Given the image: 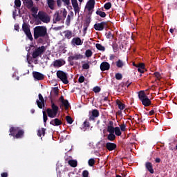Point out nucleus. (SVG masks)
Instances as JSON below:
<instances>
[{
	"label": "nucleus",
	"mask_w": 177,
	"mask_h": 177,
	"mask_svg": "<svg viewBox=\"0 0 177 177\" xmlns=\"http://www.w3.org/2000/svg\"><path fill=\"white\" fill-rule=\"evenodd\" d=\"M95 47L98 50H101L102 52H104L106 50V48L100 44H96Z\"/></svg>",
	"instance_id": "473e14b6"
},
{
	"label": "nucleus",
	"mask_w": 177,
	"mask_h": 177,
	"mask_svg": "<svg viewBox=\"0 0 177 177\" xmlns=\"http://www.w3.org/2000/svg\"><path fill=\"white\" fill-rule=\"evenodd\" d=\"M36 103L39 109H42V107H45V100L44 99L42 94H39V100H36Z\"/></svg>",
	"instance_id": "6e6552de"
},
{
	"label": "nucleus",
	"mask_w": 177,
	"mask_h": 177,
	"mask_svg": "<svg viewBox=\"0 0 177 177\" xmlns=\"http://www.w3.org/2000/svg\"><path fill=\"white\" fill-rule=\"evenodd\" d=\"M100 70L101 71H107L110 70V64L107 62H103L100 64Z\"/></svg>",
	"instance_id": "f8f14e48"
},
{
	"label": "nucleus",
	"mask_w": 177,
	"mask_h": 177,
	"mask_svg": "<svg viewBox=\"0 0 177 177\" xmlns=\"http://www.w3.org/2000/svg\"><path fill=\"white\" fill-rule=\"evenodd\" d=\"M62 106L65 107V110H68V107H70V103L68 102V100H65L64 101L62 102Z\"/></svg>",
	"instance_id": "2f4dec72"
},
{
	"label": "nucleus",
	"mask_w": 177,
	"mask_h": 177,
	"mask_svg": "<svg viewBox=\"0 0 177 177\" xmlns=\"http://www.w3.org/2000/svg\"><path fill=\"white\" fill-rule=\"evenodd\" d=\"M53 93H54L55 96H59V88L54 87L53 90Z\"/></svg>",
	"instance_id": "a18cd8bd"
},
{
	"label": "nucleus",
	"mask_w": 177,
	"mask_h": 177,
	"mask_svg": "<svg viewBox=\"0 0 177 177\" xmlns=\"http://www.w3.org/2000/svg\"><path fill=\"white\" fill-rule=\"evenodd\" d=\"M62 16L64 19H66L67 17V10H66V9H64L62 12Z\"/></svg>",
	"instance_id": "e2e57ef3"
},
{
	"label": "nucleus",
	"mask_w": 177,
	"mask_h": 177,
	"mask_svg": "<svg viewBox=\"0 0 177 177\" xmlns=\"http://www.w3.org/2000/svg\"><path fill=\"white\" fill-rule=\"evenodd\" d=\"M65 34V38L67 39H71L73 37V32L71 30H66L64 32Z\"/></svg>",
	"instance_id": "bb28decb"
},
{
	"label": "nucleus",
	"mask_w": 177,
	"mask_h": 177,
	"mask_svg": "<svg viewBox=\"0 0 177 177\" xmlns=\"http://www.w3.org/2000/svg\"><path fill=\"white\" fill-rule=\"evenodd\" d=\"M108 26L107 22L102 21L101 23L95 24L94 25V28L96 31H103L104 28H107Z\"/></svg>",
	"instance_id": "0eeeda50"
},
{
	"label": "nucleus",
	"mask_w": 177,
	"mask_h": 177,
	"mask_svg": "<svg viewBox=\"0 0 177 177\" xmlns=\"http://www.w3.org/2000/svg\"><path fill=\"white\" fill-rule=\"evenodd\" d=\"M155 162L158 163V164H160V162H161V158H156L155 159Z\"/></svg>",
	"instance_id": "338daca9"
},
{
	"label": "nucleus",
	"mask_w": 177,
	"mask_h": 177,
	"mask_svg": "<svg viewBox=\"0 0 177 177\" xmlns=\"http://www.w3.org/2000/svg\"><path fill=\"white\" fill-rule=\"evenodd\" d=\"M145 168L149 171V174H154V169L153 168V163L151 162H145Z\"/></svg>",
	"instance_id": "ddd939ff"
},
{
	"label": "nucleus",
	"mask_w": 177,
	"mask_h": 177,
	"mask_svg": "<svg viewBox=\"0 0 177 177\" xmlns=\"http://www.w3.org/2000/svg\"><path fill=\"white\" fill-rule=\"evenodd\" d=\"M89 67H90V66H89V64H88V63L84 64L82 65L83 70H89Z\"/></svg>",
	"instance_id": "864d4df0"
},
{
	"label": "nucleus",
	"mask_w": 177,
	"mask_h": 177,
	"mask_svg": "<svg viewBox=\"0 0 177 177\" xmlns=\"http://www.w3.org/2000/svg\"><path fill=\"white\" fill-rule=\"evenodd\" d=\"M34 39H38V38H45L48 37V29L46 26H36L33 29Z\"/></svg>",
	"instance_id": "f257e3e1"
},
{
	"label": "nucleus",
	"mask_w": 177,
	"mask_h": 177,
	"mask_svg": "<svg viewBox=\"0 0 177 177\" xmlns=\"http://www.w3.org/2000/svg\"><path fill=\"white\" fill-rule=\"evenodd\" d=\"M115 129V127H114L113 126L107 127V132H109V133H114Z\"/></svg>",
	"instance_id": "4c0bfd02"
},
{
	"label": "nucleus",
	"mask_w": 177,
	"mask_h": 177,
	"mask_svg": "<svg viewBox=\"0 0 177 177\" xmlns=\"http://www.w3.org/2000/svg\"><path fill=\"white\" fill-rule=\"evenodd\" d=\"M99 115V111L97 109H93L91 111V115L89 116V121H95V118H97Z\"/></svg>",
	"instance_id": "9b49d317"
},
{
	"label": "nucleus",
	"mask_w": 177,
	"mask_h": 177,
	"mask_svg": "<svg viewBox=\"0 0 177 177\" xmlns=\"http://www.w3.org/2000/svg\"><path fill=\"white\" fill-rule=\"evenodd\" d=\"M62 2H64V6H70L71 5L70 0H62Z\"/></svg>",
	"instance_id": "603ef678"
},
{
	"label": "nucleus",
	"mask_w": 177,
	"mask_h": 177,
	"mask_svg": "<svg viewBox=\"0 0 177 177\" xmlns=\"http://www.w3.org/2000/svg\"><path fill=\"white\" fill-rule=\"evenodd\" d=\"M45 50H46V47H45V46L36 48L32 54V59H37L39 56H42V55L45 53Z\"/></svg>",
	"instance_id": "39448f33"
},
{
	"label": "nucleus",
	"mask_w": 177,
	"mask_h": 177,
	"mask_svg": "<svg viewBox=\"0 0 177 177\" xmlns=\"http://www.w3.org/2000/svg\"><path fill=\"white\" fill-rule=\"evenodd\" d=\"M22 30L24 31V32L25 34H26L27 32H31V30H30V27L28 26V25L26 23H24L22 25Z\"/></svg>",
	"instance_id": "b1692460"
},
{
	"label": "nucleus",
	"mask_w": 177,
	"mask_h": 177,
	"mask_svg": "<svg viewBox=\"0 0 177 177\" xmlns=\"http://www.w3.org/2000/svg\"><path fill=\"white\" fill-rule=\"evenodd\" d=\"M95 8V0H88L87 3V9L89 12Z\"/></svg>",
	"instance_id": "aec40b11"
},
{
	"label": "nucleus",
	"mask_w": 177,
	"mask_h": 177,
	"mask_svg": "<svg viewBox=\"0 0 177 177\" xmlns=\"http://www.w3.org/2000/svg\"><path fill=\"white\" fill-rule=\"evenodd\" d=\"M27 38L30 39V41H33L34 38H32V35L31 34V32H28L27 33H25Z\"/></svg>",
	"instance_id": "c03bdc74"
},
{
	"label": "nucleus",
	"mask_w": 177,
	"mask_h": 177,
	"mask_svg": "<svg viewBox=\"0 0 177 177\" xmlns=\"http://www.w3.org/2000/svg\"><path fill=\"white\" fill-rule=\"evenodd\" d=\"M31 12L32 15H37L38 13V8L32 6L31 8Z\"/></svg>",
	"instance_id": "de8ad7c7"
},
{
	"label": "nucleus",
	"mask_w": 177,
	"mask_h": 177,
	"mask_svg": "<svg viewBox=\"0 0 177 177\" xmlns=\"http://www.w3.org/2000/svg\"><path fill=\"white\" fill-rule=\"evenodd\" d=\"M88 165L89 167H93L95 165V159L91 158L88 160Z\"/></svg>",
	"instance_id": "3c124183"
},
{
	"label": "nucleus",
	"mask_w": 177,
	"mask_h": 177,
	"mask_svg": "<svg viewBox=\"0 0 177 177\" xmlns=\"http://www.w3.org/2000/svg\"><path fill=\"white\" fill-rule=\"evenodd\" d=\"M55 0H47V5L51 10H55Z\"/></svg>",
	"instance_id": "4be33fe9"
},
{
	"label": "nucleus",
	"mask_w": 177,
	"mask_h": 177,
	"mask_svg": "<svg viewBox=\"0 0 177 177\" xmlns=\"http://www.w3.org/2000/svg\"><path fill=\"white\" fill-rule=\"evenodd\" d=\"M129 81H127L126 83H121L120 85H122V86H127V88H129V86L131 85V84H132L131 82L129 83Z\"/></svg>",
	"instance_id": "13d9d810"
},
{
	"label": "nucleus",
	"mask_w": 177,
	"mask_h": 177,
	"mask_svg": "<svg viewBox=\"0 0 177 177\" xmlns=\"http://www.w3.org/2000/svg\"><path fill=\"white\" fill-rule=\"evenodd\" d=\"M93 55V52H92V50L91 49H88L85 52L86 57H92Z\"/></svg>",
	"instance_id": "c9c22d12"
},
{
	"label": "nucleus",
	"mask_w": 177,
	"mask_h": 177,
	"mask_svg": "<svg viewBox=\"0 0 177 177\" xmlns=\"http://www.w3.org/2000/svg\"><path fill=\"white\" fill-rule=\"evenodd\" d=\"M138 97L140 99V100H142L143 99H145L147 97V95H146V93H145V91H140L139 93H138Z\"/></svg>",
	"instance_id": "a878e982"
},
{
	"label": "nucleus",
	"mask_w": 177,
	"mask_h": 177,
	"mask_svg": "<svg viewBox=\"0 0 177 177\" xmlns=\"http://www.w3.org/2000/svg\"><path fill=\"white\" fill-rule=\"evenodd\" d=\"M145 71H146V68H138V73H140L141 74H143V73H145Z\"/></svg>",
	"instance_id": "0e129e2a"
},
{
	"label": "nucleus",
	"mask_w": 177,
	"mask_h": 177,
	"mask_svg": "<svg viewBox=\"0 0 177 177\" xmlns=\"http://www.w3.org/2000/svg\"><path fill=\"white\" fill-rule=\"evenodd\" d=\"M95 13L98 16H100V17H106V12L101 11L100 9H98Z\"/></svg>",
	"instance_id": "f704fd0d"
},
{
	"label": "nucleus",
	"mask_w": 177,
	"mask_h": 177,
	"mask_svg": "<svg viewBox=\"0 0 177 177\" xmlns=\"http://www.w3.org/2000/svg\"><path fill=\"white\" fill-rule=\"evenodd\" d=\"M15 6H16V8H20V6H21V1L15 0Z\"/></svg>",
	"instance_id": "49530a36"
},
{
	"label": "nucleus",
	"mask_w": 177,
	"mask_h": 177,
	"mask_svg": "<svg viewBox=\"0 0 177 177\" xmlns=\"http://www.w3.org/2000/svg\"><path fill=\"white\" fill-rule=\"evenodd\" d=\"M116 104L120 110L125 109V104L122 103L120 100H116Z\"/></svg>",
	"instance_id": "5701e85b"
},
{
	"label": "nucleus",
	"mask_w": 177,
	"mask_h": 177,
	"mask_svg": "<svg viewBox=\"0 0 177 177\" xmlns=\"http://www.w3.org/2000/svg\"><path fill=\"white\" fill-rule=\"evenodd\" d=\"M105 147L106 150H109V151H113V150H115V149H117V144L113 142H106Z\"/></svg>",
	"instance_id": "9d476101"
},
{
	"label": "nucleus",
	"mask_w": 177,
	"mask_h": 177,
	"mask_svg": "<svg viewBox=\"0 0 177 177\" xmlns=\"http://www.w3.org/2000/svg\"><path fill=\"white\" fill-rule=\"evenodd\" d=\"M83 58L84 55L81 54H75L74 55L68 57V60H80Z\"/></svg>",
	"instance_id": "a211bd4d"
},
{
	"label": "nucleus",
	"mask_w": 177,
	"mask_h": 177,
	"mask_svg": "<svg viewBox=\"0 0 177 177\" xmlns=\"http://www.w3.org/2000/svg\"><path fill=\"white\" fill-rule=\"evenodd\" d=\"M62 0H57V5L58 8H62Z\"/></svg>",
	"instance_id": "69168bd1"
},
{
	"label": "nucleus",
	"mask_w": 177,
	"mask_h": 177,
	"mask_svg": "<svg viewBox=\"0 0 177 177\" xmlns=\"http://www.w3.org/2000/svg\"><path fill=\"white\" fill-rule=\"evenodd\" d=\"M141 102L143 106H145V107H149V106L151 105V101L150 100V99H149L148 97L144 98Z\"/></svg>",
	"instance_id": "6ab92c4d"
},
{
	"label": "nucleus",
	"mask_w": 177,
	"mask_h": 177,
	"mask_svg": "<svg viewBox=\"0 0 177 177\" xmlns=\"http://www.w3.org/2000/svg\"><path fill=\"white\" fill-rule=\"evenodd\" d=\"M46 131V129L45 128H41V129H39L37 131V136H39V138H41V136H45V131Z\"/></svg>",
	"instance_id": "c85d7f7f"
},
{
	"label": "nucleus",
	"mask_w": 177,
	"mask_h": 177,
	"mask_svg": "<svg viewBox=\"0 0 177 177\" xmlns=\"http://www.w3.org/2000/svg\"><path fill=\"white\" fill-rule=\"evenodd\" d=\"M83 125L85 128H89L91 127L89 122L86 120L84 122Z\"/></svg>",
	"instance_id": "052dcab7"
},
{
	"label": "nucleus",
	"mask_w": 177,
	"mask_h": 177,
	"mask_svg": "<svg viewBox=\"0 0 177 177\" xmlns=\"http://www.w3.org/2000/svg\"><path fill=\"white\" fill-rule=\"evenodd\" d=\"M116 66L118 67V68H122V67H124V62L121 61V59H118L116 62Z\"/></svg>",
	"instance_id": "e433bc0d"
},
{
	"label": "nucleus",
	"mask_w": 177,
	"mask_h": 177,
	"mask_svg": "<svg viewBox=\"0 0 177 177\" xmlns=\"http://www.w3.org/2000/svg\"><path fill=\"white\" fill-rule=\"evenodd\" d=\"M68 162L69 165L71 167H72L73 168H75V167H77V160H69Z\"/></svg>",
	"instance_id": "7c9ffc66"
},
{
	"label": "nucleus",
	"mask_w": 177,
	"mask_h": 177,
	"mask_svg": "<svg viewBox=\"0 0 177 177\" xmlns=\"http://www.w3.org/2000/svg\"><path fill=\"white\" fill-rule=\"evenodd\" d=\"M66 122L70 124L74 122V120H73V118H71V116H69V115L66 116Z\"/></svg>",
	"instance_id": "58836bf2"
},
{
	"label": "nucleus",
	"mask_w": 177,
	"mask_h": 177,
	"mask_svg": "<svg viewBox=\"0 0 177 177\" xmlns=\"http://www.w3.org/2000/svg\"><path fill=\"white\" fill-rule=\"evenodd\" d=\"M114 133L116 135V136H121L122 133L121 132L120 127H115Z\"/></svg>",
	"instance_id": "72a5a7b5"
},
{
	"label": "nucleus",
	"mask_w": 177,
	"mask_h": 177,
	"mask_svg": "<svg viewBox=\"0 0 177 177\" xmlns=\"http://www.w3.org/2000/svg\"><path fill=\"white\" fill-rule=\"evenodd\" d=\"M1 177H8V174L7 172H3V173H1Z\"/></svg>",
	"instance_id": "774afa93"
},
{
	"label": "nucleus",
	"mask_w": 177,
	"mask_h": 177,
	"mask_svg": "<svg viewBox=\"0 0 177 177\" xmlns=\"http://www.w3.org/2000/svg\"><path fill=\"white\" fill-rule=\"evenodd\" d=\"M71 44L72 45H77V46H80V45H82L84 42L81 40V38L74 37L72 39Z\"/></svg>",
	"instance_id": "2eb2a0df"
},
{
	"label": "nucleus",
	"mask_w": 177,
	"mask_h": 177,
	"mask_svg": "<svg viewBox=\"0 0 177 177\" xmlns=\"http://www.w3.org/2000/svg\"><path fill=\"white\" fill-rule=\"evenodd\" d=\"M82 176L83 177H88L89 176V171L88 170H84L82 171Z\"/></svg>",
	"instance_id": "5fc2aeb1"
},
{
	"label": "nucleus",
	"mask_w": 177,
	"mask_h": 177,
	"mask_svg": "<svg viewBox=\"0 0 177 177\" xmlns=\"http://www.w3.org/2000/svg\"><path fill=\"white\" fill-rule=\"evenodd\" d=\"M71 21V16L68 15L67 16L66 20V26H70V23Z\"/></svg>",
	"instance_id": "8fccbe9b"
},
{
	"label": "nucleus",
	"mask_w": 177,
	"mask_h": 177,
	"mask_svg": "<svg viewBox=\"0 0 177 177\" xmlns=\"http://www.w3.org/2000/svg\"><path fill=\"white\" fill-rule=\"evenodd\" d=\"M138 68H145L144 63H140L137 65Z\"/></svg>",
	"instance_id": "680f3d73"
},
{
	"label": "nucleus",
	"mask_w": 177,
	"mask_h": 177,
	"mask_svg": "<svg viewBox=\"0 0 177 177\" xmlns=\"http://www.w3.org/2000/svg\"><path fill=\"white\" fill-rule=\"evenodd\" d=\"M50 125H53V127H59V125H62V124H63V122L59 118H55V119L52 120L50 122Z\"/></svg>",
	"instance_id": "f3484780"
},
{
	"label": "nucleus",
	"mask_w": 177,
	"mask_h": 177,
	"mask_svg": "<svg viewBox=\"0 0 177 177\" xmlns=\"http://www.w3.org/2000/svg\"><path fill=\"white\" fill-rule=\"evenodd\" d=\"M72 6L75 10V13H80V6L77 0H71Z\"/></svg>",
	"instance_id": "dca6fc26"
},
{
	"label": "nucleus",
	"mask_w": 177,
	"mask_h": 177,
	"mask_svg": "<svg viewBox=\"0 0 177 177\" xmlns=\"http://www.w3.org/2000/svg\"><path fill=\"white\" fill-rule=\"evenodd\" d=\"M115 78L118 81L122 80V74L118 73L115 75Z\"/></svg>",
	"instance_id": "37998d69"
},
{
	"label": "nucleus",
	"mask_w": 177,
	"mask_h": 177,
	"mask_svg": "<svg viewBox=\"0 0 177 177\" xmlns=\"http://www.w3.org/2000/svg\"><path fill=\"white\" fill-rule=\"evenodd\" d=\"M127 128V124H122L120 125V129L122 132L125 131V129Z\"/></svg>",
	"instance_id": "bf43d9fd"
},
{
	"label": "nucleus",
	"mask_w": 177,
	"mask_h": 177,
	"mask_svg": "<svg viewBox=\"0 0 177 177\" xmlns=\"http://www.w3.org/2000/svg\"><path fill=\"white\" fill-rule=\"evenodd\" d=\"M93 92H95V93H99V92H100V91H102V88L97 86H95L93 89Z\"/></svg>",
	"instance_id": "09e8293b"
},
{
	"label": "nucleus",
	"mask_w": 177,
	"mask_h": 177,
	"mask_svg": "<svg viewBox=\"0 0 177 177\" xmlns=\"http://www.w3.org/2000/svg\"><path fill=\"white\" fill-rule=\"evenodd\" d=\"M65 62H62L60 59H57L53 62V67H62V66H64Z\"/></svg>",
	"instance_id": "412c9836"
},
{
	"label": "nucleus",
	"mask_w": 177,
	"mask_h": 177,
	"mask_svg": "<svg viewBox=\"0 0 177 177\" xmlns=\"http://www.w3.org/2000/svg\"><path fill=\"white\" fill-rule=\"evenodd\" d=\"M84 81H85V77H84L83 75L80 76L78 79V82H80V84H82V82H84Z\"/></svg>",
	"instance_id": "6e6d98bb"
},
{
	"label": "nucleus",
	"mask_w": 177,
	"mask_h": 177,
	"mask_svg": "<svg viewBox=\"0 0 177 177\" xmlns=\"http://www.w3.org/2000/svg\"><path fill=\"white\" fill-rule=\"evenodd\" d=\"M9 136H13L14 139H21L24 136V130L19 127H12L9 129Z\"/></svg>",
	"instance_id": "7ed1b4c3"
},
{
	"label": "nucleus",
	"mask_w": 177,
	"mask_h": 177,
	"mask_svg": "<svg viewBox=\"0 0 177 177\" xmlns=\"http://www.w3.org/2000/svg\"><path fill=\"white\" fill-rule=\"evenodd\" d=\"M104 8L106 10H109V9H111V3L110 2L105 3Z\"/></svg>",
	"instance_id": "79ce46f5"
},
{
	"label": "nucleus",
	"mask_w": 177,
	"mask_h": 177,
	"mask_svg": "<svg viewBox=\"0 0 177 177\" xmlns=\"http://www.w3.org/2000/svg\"><path fill=\"white\" fill-rule=\"evenodd\" d=\"M107 139L110 140V142H113V140H115V134H114V133H109Z\"/></svg>",
	"instance_id": "c756f323"
},
{
	"label": "nucleus",
	"mask_w": 177,
	"mask_h": 177,
	"mask_svg": "<svg viewBox=\"0 0 177 177\" xmlns=\"http://www.w3.org/2000/svg\"><path fill=\"white\" fill-rule=\"evenodd\" d=\"M43 120L44 124H46V121H48V115H46V112L43 111Z\"/></svg>",
	"instance_id": "a19ab883"
},
{
	"label": "nucleus",
	"mask_w": 177,
	"mask_h": 177,
	"mask_svg": "<svg viewBox=\"0 0 177 177\" xmlns=\"http://www.w3.org/2000/svg\"><path fill=\"white\" fill-rule=\"evenodd\" d=\"M48 97L50 99L51 109L48 108L46 109V113L48 117L50 118H55L56 115H57V113H59V106H57L56 104H55V102H53V100H52V93H50Z\"/></svg>",
	"instance_id": "f03ea898"
},
{
	"label": "nucleus",
	"mask_w": 177,
	"mask_h": 177,
	"mask_svg": "<svg viewBox=\"0 0 177 177\" xmlns=\"http://www.w3.org/2000/svg\"><path fill=\"white\" fill-rule=\"evenodd\" d=\"M35 19H39L42 23H50V17L44 11H39L38 15H32Z\"/></svg>",
	"instance_id": "20e7f679"
},
{
	"label": "nucleus",
	"mask_w": 177,
	"mask_h": 177,
	"mask_svg": "<svg viewBox=\"0 0 177 177\" xmlns=\"http://www.w3.org/2000/svg\"><path fill=\"white\" fill-rule=\"evenodd\" d=\"M26 6L28 8V9H31V8L34 6V1H32V0H26Z\"/></svg>",
	"instance_id": "cd10ccee"
},
{
	"label": "nucleus",
	"mask_w": 177,
	"mask_h": 177,
	"mask_svg": "<svg viewBox=\"0 0 177 177\" xmlns=\"http://www.w3.org/2000/svg\"><path fill=\"white\" fill-rule=\"evenodd\" d=\"M91 24V18H87L84 24V31H86L88 30V27Z\"/></svg>",
	"instance_id": "393cba45"
},
{
	"label": "nucleus",
	"mask_w": 177,
	"mask_h": 177,
	"mask_svg": "<svg viewBox=\"0 0 177 177\" xmlns=\"http://www.w3.org/2000/svg\"><path fill=\"white\" fill-rule=\"evenodd\" d=\"M154 77H156V78L160 81V80H161V78H162V77L161 76V73H160V72H155L153 73Z\"/></svg>",
	"instance_id": "ea45409f"
},
{
	"label": "nucleus",
	"mask_w": 177,
	"mask_h": 177,
	"mask_svg": "<svg viewBox=\"0 0 177 177\" xmlns=\"http://www.w3.org/2000/svg\"><path fill=\"white\" fill-rule=\"evenodd\" d=\"M32 75L35 80H37V81H42V80L45 78V75H44V74L37 71L32 72Z\"/></svg>",
	"instance_id": "1a4fd4ad"
},
{
	"label": "nucleus",
	"mask_w": 177,
	"mask_h": 177,
	"mask_svg": "<svg viewBox=\"0 0 177 177\" xmlns=\"http://www.w3.org/2000/svg\"><path fill=\"white\" fill-rule=\"evenodd\" d=\"M62 20V16L60 15V12L59 11L55 12V13L53 15V24H56L57 21H60Z\"/></svg>",
	"instance_id": "4468645a"
},
{
	"label": "nucleus",
	"mask_w": 177,
	"mask_h": 177,
	"mask_svg": "<svg viewBox=\"0 0 177 177\" xmlns=\"http://www.w3.org/2000/svg\"><path fill=\"white\" fill-rule=\"evenodd\" d=\"M106 38H107L108 39H111V38H114V35H113V33H111V31H109V32H108L107 35H106Z\"/></svg>",
	"instance_id": "4d7b16f0"
},
{
	"label": "nucleus",
	"mask_w": 177,
	"mask_h": 177,
	"mask_svg": "<svg viewBox=\"0 0 177 177\" xmlns=\"http://www.w3.org/2000/svg\"><path fill=\"white\" fill-rule=\"evenodd\" d=\"M57 77L60 80L63 84L67 85L68 84V77H67V73L63 71H57Z\"/></svg>",
	"instance_id": "423d86ee"
}]
</instances>
